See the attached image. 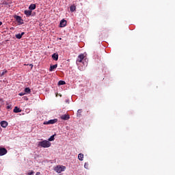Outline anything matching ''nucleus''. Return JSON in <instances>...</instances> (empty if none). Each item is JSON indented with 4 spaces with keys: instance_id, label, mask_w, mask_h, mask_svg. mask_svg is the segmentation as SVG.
Segmentation results:
<instances>
[{
    "instance_id": "obj_1",
    "label": "nucleus",
    "mask_w": 175,
    "mask_h": 175,
    "mask_svg": "<svg viewBox=\"0 0 175 175\" xmlns=\"http://www.w3.org/2000/svg\"><path fill=\"white\" fill-rule=\"evenodd\" d=\"M38 147H42L43 148H49V147H51V144L50 141L44 140L42 142H38Z\"/></svg>"
},
{
    "instance_id": "obj_2",
    "label": "nucleus",
    "mask_w": 175,
    "mask_h": 175,
    "mask_svg": "<svg viewBox=\"0 0 175 175\" xmlns=\"http://www.w3.org/2000/svg\"><path fill=\"white\" fill-rule=\"evenodd\" d=\"M65 169H66V167L64 165H57L54 168L55 172L57 173H61L62 172H65Z\"/></svg>"
},
{
    "instance_id": "obj_3",
    "label": "nucleus",
    "mask_w": 175,
    "mask_h": 175,
    "mask_svg": "<svg viewBox=\"0 0 175 175\" xmlns=\"http://www.w3.org/2000/svg\"><path fill=\"white\" fill-rule=\"evenodd\" d=\"M16 21L18 23V25H23L24 24V20L21 18V16L16 15L14 16Z\"/></svg>"
},
{
    "instance_id": "obj_4",
    "label": "nucleus",
    "mask_w": 175,
    "mask_h": 175,
    "mask_svg": "<svg viewBox=\"0 0 175 175\" xmlns=\"http://www.w3.org/2000/svg\"><path fill=\"white\" fill-rule=\"evenodd\" d=\"M58 121L57 119H53V120H50L49 121L44 122V125H50L53 124H55Z\"/></svg>"
},
{
    "instance_id": "obj_5",
    "label": "nucleus",
    "mask_w": 175,
    "mask_h": 175,
    "mask_svg": "<svg viewBox=\"0 0 175 175\" xmlns=\"http://www.w3.org/2000/svg\"><path fill=\"white\" fill-rule=\"evenodd\" d=\"M8 154V150L5 148H0V157H3Z\"/></svg>"
},
{
    "instance_id": "obj_6",
    "label": "nucleus",
    "mask_w": 175,
    "mask_h": 175,
    "mask_svg": "<svg viewBox=\"0 0 175 175\" xmlns=\"http://www.w3.org/2000/svg\"><path fill=\"white\" fill-rule=\"evenodd\" d=\"M83 59H84V54L79 55L77 59V64H79V62H83Z\"/></svg>"
},
{
    "instance_id": "obj_7",
    "label": "nucleus",
    "mask_w": 175,
    "mask_h": 175,
    "mask_svg": "<svg viewBox=\"0 0 175 175\" xmlns=\"http://www.w3.org/2000/svg\"><path fill=\"white\" fill-rule=\"evenodd\" d=\"M59 26H60L61 28H64V27H66V21L64 20V19H62L60 21Z\"/></svg>"
},
{
    "instance_id": "obj_8",
    "label": "nucleus",
    "mask_w": 175,
    "mask_h": 175,
    "mask_svg": "<svg viewBox=\"0 0 175 175\" xmlns=\"http://www.w3.org/2000/svg\"><path fill=\"white\" fill-rule=\"evenodd\" d=\"M69 118H70L69 115L64 114L61 116V119L64 120V121L69 120Z\"/></svg>"
},
{
    "instance_id": "obj_9",
    "label": "nucleus",
    "mask_w": 175,
    "mask_h": 175,
    "mask_svg": "<svg viewBox=\"0 0 175 175\" xmlns=\"http://www.w3.org/2000/svg\"><path fill=\"white\" fill-rule=\"evenodd\" d=\"M25 14L27 17H30V16H32V11L30 10H25L24 12Z\"/></svg>"
},
{
    "instance_id": "obj_10",
    "label": "nucleus",
    "mask_w": 175,
    "mask_h": 175,
    "mask_svg": "<svg viewBox=\"0 0 175 175\" xmlns=\"http://www.w3.org/2000/svg\"><path fill=\"white\" fill-rule=\"evenodd\" d=\"M0 125L2 128H6L8 126V122L3 120L0 122Z\"/></svg>"
},
{
    "instance_id": "obj_11",
    "label": "nucleus",
    "mask_w": 175,
    "mask_h": 175,
    "mask_svg": "<svg viewBox=\"0 0 175 175\" xmlns=\"http://www.w3.org/2000/svg\"><path fill=\"white\" fill-rule=\"evenodd\" d=\"M25 33L22 32L21 33L16 34L15 38H16V39H21Z\"/></svg>"
},
{
    "instance_id": "obj_12",
    "label": "nucleus",
    "mask_w": 175,
    "mask_h": 175,
    "mask_svg": "<svg viewBox=\"0 0 175 175\" xmlns=\"http://www.w3.org/2000/svg\"><path fill=\"white\" fill-rule=\"evenodd\" d=\"M58 66V64H55V65H51L49 70L50 72H53V70H54V69H57Z\"/></svg>"
},
{
    "instance_id": "obj_13",
    "label": "nucleus",
    "mask_w": 175,
    "mask_h": 175,
    "mask_svg": "<svg viewBox=\"0 0 175 175\" xmlns=\"http://www.w3.org/2000/svg\"><path fill=\"white\" fill-rule=\"evenodd\" d=\"M35 9H36V4H31L29 6V10L32 11V10H35Z\"/></svg>"
},
{
    "instance_id": "obj_14",
    "label": "nucleus",
    "mask_w": 175,
    "mask_h": 175,
    "mask_svg": "<svg viewBox=\"0 0 175 175\" xmlns=\"http://www.w3.org/2000/svg\"><path fill=\"white\" fill-rule=\"evenodd\" d=\"M52 58L54 61H58V54L57 53H53L52 55Z\"/></svg>"
},
{
    "instance_id": "obj_15",
    "label": "nucleus",
    "mask_w": 175,
    "mask_h": 175,
    "mask_svg": "<svg viewBox=\"0 0 175 175\" xmlns=\"http://www.w3.org/2000/svg\"><path fill=\"white\" fill-rule=\"evenodd\" d=\"M70 12H76V5H75V4L70 5Z\"/></svg>"
},
{
    "instance_id": "obj_16",
    "label": "nucleus",
    "mask_w": 175,
    "mask_h": 175,
    "mask_svg": "<svg viewBox=\"0 0 175 175\" xmlns=\"http://www.w3.org/2000/svg\"><path fill=\"white\" fill-rule=\"evenodd\" d=\"M14 113H21V109L18 107H15L14 109Z\"/></svg>"
},
{
    "instance_id": "obj_17",
    "label": "nucleus",
    "mask_w": 175,
    "mask_h": 175,
    "mask_svg": "<svg viewBox=\"0 0 175 175\" xmlns=\"http://www.w3.org/2000/svg\"><path fill=\"white\" fill-rule=\"evenodd\" d=\"M78 159H79V161H83L84 159V154L80 153L78 154Z\"/></svg>"
},
{
    "instance_id": "obj_18",
    "label": "nucleus",
    "mask_w": 175,
    "mask_h": 175,
    "mask_svg": "<svg viewBox=\"0 0 175 175\" xmlns=\"http://www.w3.org/2000/svg\"><path fill=\"white\" fill-rule=\"evenodd\" d=\"M65 84H66V82H65V81H59L58 82V85H65Z\"/></svg>"
},
{
    "instance_id": "obj_19",
    "label": "nucleus",
    "mask_w": 175,
    "mask_h": 175,
    "mask_svg": "<svg viewBox=\"0 0 175 175\" xmlns=\"http://www.w3.org/2000/svg\"><path fill=\"white\" fill-rule=\"evenodd\" d=\"M25 92H26V94H31V89L29 88H25Z\"/></svg>"
},
{
    "instance_id": "obj_20",
    "label": "nucleus",
    "mask_w": 175,
    "mask_h": 175,
    "mask_svg": "<svg viewBox=\"0 0 175 175\" xmlns=\"http://www.w3.org/2000/svg\"><path fill=\"white\" fill-rule=\"evenodd\" d=\"M54 136H55V135H53L52 136H51L49 138V142H54Z\"/></svg>"
},
{
    "instance_id": "obj_21",
    "label": "nucleus",
    "mask_w": 175,
    "mask_h": 175,
    "mask_svg": "<svg viewBox=\"0 0 175 175\" xmlns=\"http://www.w3.org/2000/svg\"><path fill=\"white\" fill-rule=\"evenodd\" d=\"M35 174V172L33 171H29L27 174V175H33Z\"/></svg>"
},
{
    "instance_id": "obj_22",
    "label": "nucleus",
    "mask_w": 175,
    "mask_h": 175,
    "mask_svg": "<svg viewBox=\"0 0 175 175\" xmlns=\"http://www.w3.org/2000/svg\"><path fill=\"white\" fill-rule=\"evenodd\" d=\"M5 73H8V70L5 69L3 70V72L1 73V76H3Z\"/></svg>"
},
{
    "instance_id": "obj_23",
    "label": "nucleus",
    "mask_w": 175,
    "mask_h": 175,
    "mask_svg": "<svg viewBox=\"0 0 175 175\" xmlns=\"http://www.w3.org/2000/svg\"><path fill=\"white\" fill-rule=\"evenodd\" d=\"M84 167H85V169H88V163H85V164H84Z\"/></svg>"
},
{
    "instance_id": "obj_24",
    "label": "nucleus",
    "mask_w": 175,
    "mask_h": 175,
    "mask_svg": "<svg viewBox=\"0 0 175 175\" xmlns=\"http://www.w3.org/2000/svg\"><path fill=\"white\" fill-rule=\"evenodd\" d=\"M19 96H24V95H25V93L23 92H21L18 94Z\"/></svg>"
},
{
    "instance_id": "obj_25",
    "label": "nucleus",
    "mask_w": 175,
    "mask_h": 175,
    "mask_svg": "<svg viewBox=\"0 0 175 175\" xmlns=\"http://www.w3.org/2000/svg\"><path fill=\"white\" fill-rule=\"evenodd\" d=\"M77 113H78V114H79V116H81V113H82L81 109H79V110L77 111Z\"/></svg>"
},
{
    "instance_id": "obj_26",
    "label": "nucleus",
    "mask_w": 175,
    "mask_h": 175,
    "mask_svg": "<svg viewBox=\"0 0 175 175\" xmlns=\"http://www.w3.org/2000/svg\"><path fill=\"white\" fill-rule=\"evenodd\" d=\"M7 109H8V110H12V105H8V106H7Z\"/></svg>"
},
{
    "instance_id": "obj_27",
    "label": "nucleus",
    "mask_w": 175,
    "mask_h": 175,
    "mask_svg": "<svg viewBox=\"0 0 175 175\" xmlns=\"http://www.w3.org/2000/svg\"><path fill=\"white\" fill-rule=\"evenodd\" d=\"M29 66H31V69L33 68V64H30Z\"/></svg>"
},
{
    "instance_id": "obj_28",
    "label": "nucleus",
    "mask_w": 175,
    "mask_h": 175,
    "mask_svg": "<svg viewBox=\"0 0 175 175\" xmlns=\"http://www.w3.org/2000/svg\"><path fill=\"white\" fill-rule=\"evenodd\" d=\"M36 175H40V172H37Z\"/></svg>"
},
{
    "instance_id": "obj_29",
    "label": "nucleus",
    "mask_w": 175,
    "mask_h": 175,
    "mask_svg": "<svg viewBox=\"0 0 175 175\" xmlns=\"http://www.w3.org/2000/svg\"><path fill=\"white\" fill-rule=\"evenodd\" d=\"M1 25H2V22L0 21V27H1Z\"/></svg>"
}]
</instances>
